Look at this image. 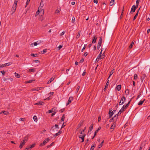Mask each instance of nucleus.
I'll list each match as a JSON object with an SVG mask.
<instances>
[{"label":"nucleus","instance_id":"obj_46","mask_svg":"<svg viewBox=\"0 0 150 150\" xmlns=\"http://www.w3.org/2000/svg\"><path fill=\"white\" fill-rule=\"evenodd\" d=\"M113 70H112V71H111L110 73V75L109 76V77L108 78V79H109V78L110 77V76H111V75L113 74Z\"/></svg>","mask_w":150,"mask_h":150},{"label":"nucleus","instance_id":"obj_42","mask_svg":"<svg viewBox=\"0 0 150 150\" xmlns=\"http://www.w3.org/2000/svg\"><path fill=\"white\" fill-rule=\"evenodd\" d=\"M134 78L135 80H136L137 79V75L136 74H135L134 75Z\"/></svg>","mask_w":150,"mask_h":150},{"label":"nucleus","instance_id":"obj_47","mask_svg":"<svg viewBox=\"0 0 150 150\" xmlns=\"http://www.w3.org/2000/svg\"><path fill=\"white\" fill-rule=\"evenodd\" d=\"M64 118H65L64 115V114L62 116V117L61 120L62 121H64Z\"/></svg>","mask_w":150,"mask_h":150},{"label":"nucleus","instance_id":"obj_30","mask_svg":"<svg viewBox=\"0 0 150 150\" xmlns=\"http://www.w3.org/2000/svg\"><path fill=\"white\" fill-rule=\"evenodd\" d=\"M109 79H107V83H106L105 85V87H108V86L109 84Z\"/></svg>","mask_w":150,"mask_h":150},{"label":"nucleus","instance_id":"obj_9","mask_svg":"<svg viewBox=\"0 0 150 150\" xmlns=\"http://www.w3.org/2000/svg\"><path fill=\"white\" fill-rule=\"evenodd\" d=\"M86 134H84L83 135H80L79 136V138H81L82 141H81V142H82L84 141V138Z\"/></svg>","mask_w":150,"mask_h":150},{"label":"nucleus","instance_id":"obj_2","mask_svg":"<svg viewBox=\"0 0 150 150\" xmlns=\"http://www.w3.org/2000/svg\"><path fill=\"white\" fill-rule=\"evenodd\" d=\"M125 100H126L124 96L122 97L121 98L120 100V102L119 103V105H121L123 104L124 103Z\"/></svg>","mask_w":150,"mask_h":150},{"label":"nucleus","instance_id":"obj_37","mask_svg":"<svg viewBox=\"0 0 150 150\" xmlns=\"http://www.w3.org/2000/svg\"><path fill=\"white\" fill-rule=\"evenodd\" d=\"M12 63L8 62L4 64L5 66H7L10 65Z\"/></svg>","mask_w":150,"mask_h":150},{"label":"nucleus","instance_id":"obj_62","mask_svg":"<svg viewBox=\"0 0 150 150\" xmlns=\"http://www.w3.org/2000/svg\"><path fill=\"white\" fill-rule=\"evenodd\" d=\"M20 120L21 121H24V119L23 118H21L20 119Z\"/></svg>","mask_w":150,"mask_h":150},{"label":"nucleus","instance_id":"obj_15","mask_svg":"<svg viewBox=\"0 0 150 150\" xmlns=\"http://www.w3.org/2000/svg\"><path fill=\"white\" fill-rule=\"evenodd\" d=\"M121 85H119L116 86V89H117L118 91H119L121 89Z\"/></svg>","mask_w":150,"mask_h":150},{"label":"nucleus","instance_id":"obj_4","mask_svg":"<svg viewBox=\"0 0 150 150\" xmlns=\"http://www.w3.org/2000/svg\"><path fill=\"white\" fill-rule=\"evenodd\" d=\"M137 7L134 5L131 8V10L130 11L131 13H132L135 12L136 9L137 8Z\"/></svg>","mask_w":150,"mask_h":150},{"label":"nucleus","instance_id":"obj_51","mask_svg":"<svg viewBox=\"0 0 150 150\" xmlns=\"http://www.w3.org/2000/svg\"><path fill=\"white\" fill-rule=\"evenodd\" d=\"M53 108L52 109L49 110H48L49 113H50L52 112H53Z\"/></svg>","mask_w":150,"mask_h":150},{"label":"nucleus","instance_id":"obj_45","mask_svg":"<svg viewBox=\"0 0 150 150\" xmlns=\"http://www.w3.org/2000/svg\"><path fill=\"white\" fill-rule=\"evenodd\" d=\"M47 52V49H45L43 50L41 52L42 54H45Z\"/></svg>","mask_w":150,"mask_h":150},{"label":"nucleus","instance_id":"obj_52","mask_svg":"<svg viewBox=\"0 0 150 150\" xmlns=\"http://www.w3.org/2000/svg\"><path fill=\"white\" fill-rule=\"evenodd\" d=\"M40 11L39 10L36 12V13L35 14V16H36L38 15Z\"/></svg>","mask_w":150,"mask_h":150},{"label":"nucleus","instance_id":"obj_61","mask_svg":"<svg viewBox=\"0 0 150 150\" xmlns=\"http://www.w3.org/2000/svg\"><path fill=\"white\" fill-rule=\"evenodd\" d=\"M54 143V142H53L50 145H49L48 146V147H51L52 145H53V144Z\"/></svg>","mask_w":150,"mask_h":150},{"label":"nucleus","instance_id":"obj_59","mask_svg":"<svg viewBox=\"0 0 150 150\" xmlns=\"http://www.w3.org/2000/svg\"><path fill=\"white\" fill-rule=\"evenodd\" d=\"M60 11L58 10V9H57V10L56 11L55 13H59L60 12Z\"/></svg>","mask_w":150,"mask_h":150},{"label":"nucleus","instance_id":"obj_28","mask_svg":"<svg viewBox=\"0 0 150 150\" xmlns=\"http://www.w3.org/2000/svg\"><path fill=\"white\" fill-rule=\"evenodd\" d=\"M134 44V42H133V41L129 46V49H131L132 48Z\"/></svg>","mask_w":150,"mask_h":150},{"label":"nucleus","instance_id":"obj_19","mask_svg":"<svg viewBox=\"0 0 150 150\" xmlns=\"http://www.w3.org/2000/svg\"><path fill=\"white\" fill-rule=\"evenodd\" d=\"M139 10V9L138 10L137 12V13L135 14V16L134 17V18H133V20L134 21V20L136 19V18L138 16Z\"/></svg>","mask_w":150,"mask_h":150},{"label":"nucleus","instance_id":"obj_24","mask_svg":"<svg viewBox=\"0 0 150 150\" xmlns=\"http://www.w3.org/2000/svg\"><path fill=\"white\" fill-rule=\"evenodd\" d=\"M112 110H110L109 112V118L111 117L112 115Z\"/></svg>","mask_w":150,"mask_h":150},{"label":"nucleus","instance_id":"obj_5","mask_svg":"<svg viewBox=\"0 0 150 150\" xmlns=\"http://www.w3.org/2000/svg\"><path fill=\"white\" fill-rule=\"evenodd\" d=\"M16 7H17V5H15L14 4H13L12 7V9H11L13 13H14L15 12V11H16Z\"/></svg>","mask_w":150,"mask_h":150},{"label":"nucleus","instance_id":"obj_50","mask_svg":"<svg viewBox=\"0 0 150 150\" xmlns=\"http://www.w3.org/2000/svg\"><path fill=\"white\" fill-rule=\"evenodd\" d=\"M59 132H58L57 133H56L55 134H54V137H56L58 135L60 134H59Z\"/></svg>","mask_w":150,"mask_h":150},{"label":"nucleus","instance_id":"obj_43","mask_svg":"<svg viewBox=\"0 0 150 150\" xmlns=\"http://www.w3.org/2000/svg\"><path fill=\"white\" fill-rule=\"evenodd\" d=\"M75 18L74 16H73L72 17V21H71L73 23H74V22H75Z\"/></svg>","mask_w":150,"mask_h":150},{"label":"nucleus","instance_id":"obj_3","mask_svg":"<svg viewBox=\"0 0 150 150\" xmlns=\"http://www.w3.org/2000/svg\"><path fill=\"white\" fill-rule=\"evenodd\" d=\"M50 141V139L49 138H47L45 139L43 142L41 143L40 144V146H42L45 145L48 142Z\"/></svg>","mask_w":150,"mask_h":150},{"label":"nucleus","instance_id":"obj_21","mask_svg":"<svg viewBox=\"0 0 150 150\" xmlns=\"http://www.w3.org/2000/svg\"><path fill=\"white\" fill-rule=\"evenodd\" d=\"M54 78H53V77H52L51 78H50V79L48 81L47 83L49 84V83H50L52 81L54 80Z\"/></svg>","mask_w":150,"mask_h":150},{"label":"nucleus","instance_id":"obj_18","mask_svg":"<svg viewBox=\"0 0 150 150\" xmlns=\"http://www.w3.org/2000/svg\"><path fill=\"white\" fill-rule=\"evenodd\" d=\"M44 103L42 102H40L35 104V105H43Z\"/></svg>","mask_w":150,"mask_h":150},{"label":"nucleus","instance_id":"obj_13","mask_svg":"<svg viewBox=\"0 0 150 150\" xmlns=\"http://www.w3.org/2000/svg\"><path fill=\"white\" fill-rule=\"evenodd\" d=\"M102 50H101V52H100V54H99V55H98V57L97 59H98L99 60L101 59L102 58H101V55L102 54Z\"/></svg>","mask_w":150,"mask_h":150},{"label":"nucleus","instance_id":"obj_39","mask_svg":"<svg viewBox=\"0 0 150 150\" xmlns=\"http://www.w3.org/2000/svg\"><path fill=\"white\" fill-rule=\"evenodd\" d=\"M34 81V80H30L29 81H26L25 82V83H32L33 81Z\"/></svg>","mask_w":150,"mask_h":150},{"label":"nucleus","instance_id":"obj_64","mask_svg":"<svg viewBox=\"0 0 150 150\" xmlns=\"http://www.w3.org/2000/svg\"><path fill=\"white\" fill-rule=\"evenodd\" d=\"M55 127L56 128H57L58 129L59 128L58 125H57V124L55 125Z\"/></svg>","mask_w":150,"mask_h":150},{"label":"nucleus","instance_id":"obj_23","mask_svg":"<svg viewBox=\"0 0 150 150\" xmlns=\"http://www.w3.org/2000/svg\"><path fill=\"white\" fill-rule=\"evenodd\" d=\"M93 124H92L90 126L89 129L88 130V132H91L92 131V130L93 128Z\"/></svg>","mask_w":150,"mask_h":150},{"label":"nucleus","instance_id":"obj_60","mask_svg":"<svg viewBox=\"0 0 150 150\" xmlns=\"http://www.w3.org/2000/svg\"><path fill=\"white\" fill-rule=\"evenodd\" d=\"M85 49V46L84 45V47H83V48H82V49L81 50V52H83V51Z\"/></svg>","mask_w":150,"mask_h":150},{"label":"nucleus","instance_id":"obj_1","mask_svg":"<svg viewBox=\"0 0 150 150\" xmlns=\"http://www.w3.org/2000/svg\"><path fill=\"white\" fill-rule=\"evenodd\" d=\"M27 137H25L23 138V140L21 142L19 146V147L20 149H21L23 147V146L25 144V143L27 141Z\"/></svg>","mask_w":150,"mask_h":150},{"label":"nucleus","instance_id":"obj_10","mask_svg":"<svg viewBox=\"0 0 150 150\" xmlns=\"http://www.w3.org/2000/svg\"><path fill=\"white\" fill-rule=\"evenodd\" d=\"M116 126V123H115L114 122V123H113V124L112 125L110 129H114L115 128Z\"/></svg>","mask_w":150,"mask_h":150},{"label":"nucleus","instance_id":"obj_36","mask_svg":"<svg viewBox=\"0 0 150 150\" xmlns=\"http://www.w3.org/2000/svg\"><path fill=\"white\" fill-rule=\"evenodd\" d=\"M101 129V127H99L98 129L95 131V132H94V133L96 134L99 131V130L100 129Z\"/></svg>","mask_w":150,"mask_h":150},{"label":"nucleus","instance_id":"obj_33","mask_svg":"<svg viewBox=\"0 0 150 150\" xmlns=\"http://www.w3.org/2000/svg\"><path fill=\"white\" fill-rule=\"evenodd\" d=\"M33 119L34 121H35V122H37V121L38 120V119H37V116H34L33 117Z\"/></svg>","mask_w":150,"mask_h":150},{"label":"nucleus","instance_id":"obj_34","mask_svg":"<svg viewBox=\"0 0 150 150\" xmlns=\"http://www.w3.org/2000/svg\"><path fill=\"white\" fill-rule=\"evenodd\" d=\"M124 106H123L122 108L119 111L120 113L121 112V113L125 110L124 109Z\"/></svg>","mask_w":150,"mask_h":150},{"label":"nucleus","instance_id":"obj_22","mask_svg":"<svg viewBox=\"0 0 150 150\" xmlns=\"http://www.w3.org/2000/svg\"><path fill=\"white\" fill-rule=\"evenodd\" d=\"M145 100L144 99L142 101H140L138 103V105H142L144 101Z\"/></svg>","mask_w":150,"mask_h":150},{"label":"nucleus","instance_id":"obj_26","mask_svg":"<svg viewBox=\"0 0 150 150\" xmlns=\"http://www.w3.org/2000/svg\"><path fill=\"white\" fill-rule=\"evenodd\" d=\"M42 7L41 6H40L38 8V10H39V11H40V10L41 9V11H42L43 12L42 13L43 14L44 13V10L43 9H42Z\"/></svg>","mask_w":150,"mask_h":150},{"label":"nucleus","instance_id":"obj_49","mask_svg":"<svg viewBox=\"0 0 150 150\" xmlns=\"http://www.w3.org/2000/svg\"><path fill=\"white\" fill-rule=\"evenodd\" d=\"M114 118H112L110 120V121H109L110 122H113L114 123L115 122L114 120Z\"/></svg>","mask_w":150,"mask_h":150},{"label":"nucleus","instance_id":"obj_8","mask_svg":"<svg viewBox=\"0 0 150 150\" xmlns=\"http://www.w3.org/2000/svg\"><path fill=\"white\" fill-rule=\"evenodd\" d=\"M41 88H42L41 87L36 88H35L32 89H31V90L32 91H38L39 90H40L41 89Z\"/></svg>","mask_w":150,"mask_h":150},{"label":"nucleus","instance_id":"obj_56","mask_svg":"<svg viewBox=\"0 0 150 150\" xmlns=\"http://www.w3.org/2000/svg\"><path fill=\"white\" fill-rule=\"evenodd\" d=\"M54 92H50L48 95L50 94V95H52L54 94Z\"/></svg>","mask_w":150,"mask_h":150},{"label":"nucleus","instance_id":"obj_6","mask_svg":"<svg viewBox=\"0 0 150 150\" xmlns=\"http://www.w3.org/2000/svg\"><path fill=\"white\" fill-rule=\"evenodd\" d=\"M73 100V98L72 97H70L69 98L68 100V103L67 104V105H68Z\"/></svg>","mask_w":150,"mask_h":150},{"label":"nucleus","instance_id":"obj_58","mask_svg":"<svg viewBox=\"0 0 150 150\" xmlns=\"http://www.w3.org/2000/svg\"><path fill=\"white\" fill-rule=\"evenodd\" d=\"M93 2L94 3H96L97 4L98 3V0H93Z\"/></svg>","mask_w":150,"mask_h":150},{"label":"nucleus","instance_id":"obj_7","mask_svg":"<svg viewBox=\"0 0 150 150\" xmlns=\"http://www.w3.org/2000/svg\"><path fill=\"white\" fill-rule=\"evenodd\" d=\"M102 42V38L101 37H100V39L98 41V46L99 47H100L101 45V43Z\"/></svg>","mask_w":150,"mask_h":150},{"label":"nucleus","instance_id":"obj_57","mask_svg":"<svg viewBox=\"0 0 150 150\" xmlns=\"http://www.w3.org/2000/svg\"><path fill=\"white\" fill-rule=\"evenodd\" d=\"M101 120V117L100 116H99L98 117V122H99V121H100Z\"/></svg>","mask_w":150,"mask_h":150},{"label":"nucleus","instance_id":"obj_48","mask_svg":"<svg viewBox=\"0 0 150 150\" xmlns=\"http://www.w3.org/2000/svg\"><path fill=\"white\" fill-rule=\"evenodd\" d=\"M18 0H14V2L13 4H14L15 5H17V4L18 1Z\"/></svg>","mask_w":150,"mask_h":150},{"label":"nucleus","instance_id":"obj_29","mask_svg":"<svg viewBox=\"0 0 150 150\" xmlns=\"http://www.w3.org/2000/svg\"><path fill=\"white\" fill-rule=\"evenodd\" d=\"M15 76L18 78H19L20 77V74H17L16 72L15 73Z\"/></svg>","mask_w":150,"mask_h":150},{"label":"nucleus","instance_id":"obj_17","mask_svg":"<svg viewBox=\"0 0 150 150\" xmlns=\"http://www.w3.org/2000/svg\"><path fill=\"white\" fill-rule=\"evenodd\" d=\"M35 145V144H33L30 145L29 146V147L28 148H26V149H31L33 148L34 147Z\"/></svg>","mask_w":150,"mask_h":150},{"label":"nucleus","instance_id":"obj_55","mask_svg":"<svg viewBox=\"0 0 150 150\" xmlns=\"http://www.w3.org/2000/svg\"><path fill=\"white\" fill-rule=\"evenodd\" d=\"M62 47V46L61 45H59L58 47V49L59 50H60Z\"/></svg>","mask_w":150,"mask_h":150},{"label":"nucleus","instance_id":"obj_54","mask_svg":"<svg viewBox=\"0 0 150 150\" xmlns=\"http://www.w3.org/2000/svg\"><path fill=\"white\" fill-rule=\"evenodd\" d=\"M64 33H65L63 31L60 34V36H62V35H63Z\"/></svg>","mask_w":150,"mask_h":150},{"label":"nucleus","instance_id":"obj_38","mask_svg":"<svg viewBox=\"0 0 150 150\" xmlns=\"http://www.w3.org/2000/svg\"><path fill=\"white\" fill-rule=\"evenodd\" d=\"M80 33H81L80 31L79 32H78V34L76 36V38H79V37H80Z\"/></svg>","mask_w":150,"mask_h":150},{"label":"nucleus","instance_id":"obj_12","mask_svg":"<svg viewBox=\"0 0 150 150\" xmlns=\"http://www.w3.org/2000/svg\"><path fill=\"white\" fill-rule=\"evenodd\" d=\"M130 101H129L128 103H127V104L125 105H124L123 106H124V109L125 110L128 107V106L129 105V104L130 103Z\"/></svg>","mask_w":150,"mask_h":150},{"label":"nucleus","instance_id":"obj_27","mask_svg":"<svg viewBox=\"0 0 150 150\" xmlns=\"http://www.w3.org/2000/svg\"><path fill=\"white\" fill-rule=\"evenodd\" d=\"M121 114V112L120 113V111H119L117 114H116L115 116H114V117L115 118V117L116 118V119H117L118 116L120 115Z\"/></svg>","mask_w":150,"mask_h":150},{"label":"nucleus","instance_id":"obj_53","mask_svg":"<svg viewBox=\"0 0 150 150\" xmlns=\"http://www.w3.org/2000/svg\"><path fill=\"white\" fill-rule=\"evenodd\" d=\"M4 64H0V68L5 67Z\"/></svg>","mask_w":150,"mask_h":150},{"label":"nucleus","instance_id":"obj_20","mask_svg":"<svg viewBox=\"0 0 150 150\" xmlns=\"http://www.w3.org/2000/svg\"><path fill=\"white\" fill-rule=\"evenodd\" d=\"M38 42H35L31 44L30 45H31V47H33V45L34 46H37V45H38Z\"/></svg>","mask_w":150,"mask_h":150},{"label":"nucleus","instance_id":"obj_63","mask_svg":"<svg viewBox=\"0 0 150 150\" xmlns=\"http://www.w3.org/2000/svg\"><path fill=\"white\" fill-rule=\"evenodd\" d=\"M88 53L87 52H85L84 54V55L85 56H87V55H88Z\"/></svg>","mask_w":150,"mask_h":150},{"label":"nucleus","instance_id":"obj_35","mask_svg":"<svg viewBox=\"0 0 150 150\" xmlns=\"http://www.w3.org/2000/svg\"><path fill=\"white\" fill-rule=\"evenodd\" d=\"M43 0H41V2L40 4V6H41L42 7H43L44 6V4H43Z\"/></svg>","mask_w":150,"mask_h":150},{"label":"nucleus","instance_id":"obj_11","mask_svg":"<svg viewBox=\"0 0 150 150\" xmlns=\"http://www.w3.org/2000/svg\"><path fill=\"white\" fill-rule=\"evenodd\" d=\"M97 39V37H96V36H94L93 37V39L92 42V43H95L96 42V40Z\"/></svg>","mask_w":150,"mask_h":150},{"label":"nucleus","instance_id":"obj_14","mask_svg":"<svg viewBox=\"0 0 150 150\" xmlns=\"http://www.w3.org/2000/svg\"><path fill=\"white\" fill-rule=\"evenodd\" d=\"M2 113H3L4 115H7L8 114V112L6 111H2L0 112V114Z\"/></svg>","mask_w":150,"mask_h":150},{"label":"nucleus","instance_id":"obj_41","mask_svg":"<svg viewBox=\"0 0 150 150\" xmlns=\"http://www.w3.org/2000/svg\"><path fill=\"white\" fill-rule=\"evenodd\" d=\"M31 56L32 57H36L37 56V54H33L32 53L31 54Z\"/></svg>","mask_w":150,"mask_h":150},{"label":"nucleus","instance_id":"obj_40","mask_svg":"<svg viewBox=\"0 0 150 150\" xmlns=\"http://www.w3.org/2000/svg\"><path fill=\"white\" fill-rule=\"evenodd\" d=\"M95 146V144H93L91 147L90 150H93L94 147Z\"/></svg>","mask_w":150,"mask_h":150},{"label":"nucleus","instance_id":"obj_25","mask_svg":"<svg viewBox=\"0 0 150 150\" xmlns=\"http://www.w3.org/2000/svg\"><path fill=\"white\" fill-rule=\"evenodd\" d=\"M35 69L34 68H33L31 69H29L28 70V71L30 72H34L35 71Z\"/></svg>","mask_w":150,"mask_h":150},{"label":"nucleus","instance_id":"obj_32","mask_svg":"<svg viewBox=\"0 0 150 150\" xmlns=\"http://www.w3.org/2000/svg\"><path fill=\"white\" fill-rule=\"evenodd\" d=\"M114 1L115 0H111L110 3V6H112L114 4Z\"/></svg>","mask_w":150,"mask_h":150},{"label":"nucleus","instance_id":"obj_31","mask_svg":"<svg viewBox=\"0 0 150 150\" xmlns=\"http://www.w3.org/2000/svg\"><path fill=\"white\" fill-rule=\"evenodd\" d=\"M139 1H140V0H137L136 6L137 7L138 6Z\"/></svg>","mask_w":150,"mask_h":150},{"label":"nucleus","instance_id":"obj_16","mask_svg":"<svg viewBox=\"0 0 150 150\" xmlns=\"http://www.w3.org/2000/svg\"><path fill=\"white\" fill-rule=\"evenodd\" d=\"M83 122H80L79 123V125H78L77 127V130L82 125Z\"/></svg>","mask_w":150,"mask_h":150},{"label":"nucleus","instance_id":"obj_44","mask_svg":"<svg viewBox=\"0 0 150 150\" xmlns=\"http://www.w3.org/2000/svg\"><path fill=\"white\" fill-rule=\"evenodd\" d=\"M80 86H77L76 89V92L77 93L78 91H79V89H80Z\"/></svg>","mask_w":150,"mask_h":150}]
</instances>
